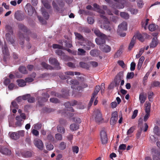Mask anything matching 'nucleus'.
Listing matches in <instances>:
<instances>
[{
    "label": "nucleus",
    "instance_id": "obj_1",
    "mask_svg": "<svg viewBox=\"0 0 160 160\" xmlns=\"http://www.w3.org/2000/svg\"><path fill=\"white\" fill-rule=\"evenodd\" d=\"M93 117L97 123L102 122L103 119L100 111L98 109H95L93 113Z\"/></svg>",
    "mask_w": 160,
    "mask_h": 160
},
{
    "label": "nucleus",
    "instance_id": "obj_2",
    "mask_svg": "<svg viewBox=\"0 0 160 160\" xmlns=\"http://www.w3.org/2000/svg\"><path fill=\"white\" fill-rule=\"evenodd\" d=\"M100 136L102 144H106L108 142V137L106 131L104 130H102L100 132Z\"/></svg>",
    "mask_w": 160,
    "mask_h": 160
},
{
    "label": "nucleus",
    "instance_id": "obj_3",
    "mask_svg": "<svg viewBox=\"0 0 160 160\" xmlns=\"http://www.w3.org/2000/svg\"><path fill=\"white\" fill-rule=\"evenodd\" d=\"M49 62L50 64L54 65L57 70H59L61 69L59 65V63L58 60L55 58H50L49 59Z\"/></svg>",
    "mask_w": 160,
    "mask_h": 160
},
{
    "label": "nucleus",
    "instance_id": "obj_4",
    "mask_svg": "<svg viewBox=\"0 0 160 160\" xmlns=\"http://www.w3.org/2000/svg\"><path fill=\"white\" fill-rule=\"evenodd\" d=\"M107 38L106 35L105 34L104 36H101L99 38H96L95 39L96 42L97 44L100 46L105 44L106 43L105 40Z\"/></svg>",
    "mask_w": 160,
    "mask_h": 160
},
{
    "label": "nucleus",
    "instance_id": "obj_5",
    "mask_svg": "<svg viewBox=\"0 0 160 160\" xmlns=\"http://www.w3.org/2000/svg\"><path fill=\"white\" fill-rule=\"evenodd\" d=\"M62 95H61L59 93H56L55 94H54V96L59 98H61L62 97L66 98L69 96V92L68 90H66L65 89H63L62 90Z\"/></svg>",
    "mask_w": 160,
    "mask_h": 160
},
{
    "label": "nucleus",
    "instance_id": "obj_6",
    "mask_svg": "<svg viewBox=\"0 0 160 160\" xmlns=\"http://www.w3.org/2000/svg\"><path fill=\"white\" fill-rule=\"evenodd\" d=\"M34 145L39 149L42 150L43 148V144L42 141L39 139H36L34 141Z\"/></svg>",
    "mask_w": 160,
    "mask_h": 160
},
{
    "label": "nucleus",
    "instance_id": "obj_7",
    "mask_svg": "<svg viewBox=\"0 0 160 160\" xmlns=\"http://www.w3.org/2000/svg\"><path fill=\"white\" fill-rule=\"evenodd\" d=\"M99 48L102 51L106 53L109 52L111 50L110 47L105 44L100 46Z\"/></svg>",
    "mask_w": 160,
    "mask_h": 160
},
{
    "label": "nucleus",
    "instance_id": "obj_8",
    "mask_svg": "<svg viewBox=\"0 0 160 160\" xmlns=\"http://www.w3.org/2000/svg\"><path fill=\"white\" fill-rule=\"evenodd\" d=\"M144 35L147 36V34L145 33H143L142 34H141L139 32H137L135 33L133 37H135L134 38H135V39L137 38L139 41L143 42L144 40L143 37Z\"/></svg>",
    "mask_w": 160,
    "mask_h": 160
},
{
    "label": "nucleus",
    "instance_id": "obj_9",
    "mask_svg": "<svg viewBox=\"0 0 160 160\" xmlns=\"http://www.w3.org/2000/svg\"><path fill=\"white\" fill-rule=\"evenodd\" d=\"M127 24L125 22H122L121 24L118 26V32L121 31H126L127 30Z\"/></svg>",
    "mask_w": 160,
    "mask_h": 160
},
{
    "label": "nucleus",
    "instance_id": "obj_10",
    "mask_svg": "<svg viewBox=\"0 0 160 160\" xmlns=\"http://www.w3.org/2000/svg\"><path fill=\"white\" fill-rule=\"evenodd\" d=\"M18 27L19 29L23 32L29 34L31 33V31L28 29L23 24L20 23L18 25Z\"/></svg>",
    "mask_w": 160,
    "mask_h": 160
},
{
    "label": "nucleus",
    "instance_id": "obj_11",
    "mask_svg": "<svg viewBox=\"0 0 160 160\" xmlns=\"http://www.w3.org/2000/svg\"><path fill=\"white\" fill-rule=\"evenodd\" d=\"M158 43V41L157 37L153 38L151 42L149 45L150 48H154L156 47Z\"/></svg>",
    "mask_w": 160,
    "mask_h": 160
},
{
    "label": "nucleus",
    "instance_id": "obj_12",
    "mask_svg": "<svg viewBox=\"0 0 160 160\" xmlns=\"http://www.w3.org/2000/svg\"><path fill=\"white\" fill-rule=\"evenodd\" d=\"M9 33H7L5 35L6 39L8 43L9 44H13L14 42V41L11 35Z\"/></svg>",
    "mask_w": 160,
    "mask_h": 160
},
{
    "label": "nucleus",
    "instance_id": "obj_13",
    "mask_svg": "<svg viewBox=\"0 0 160 160\" xmlns=\"http://www.w3.org/2000/svg\"><path fill=\"white\" fill-rule=\"evenodd\" d=\"M15 18L18 21H22L24 19V16L17 11L14 14Z\"/></svg>",
    "mask_w": 160,
    "mask_h": 160
},
{
    "label": "nucleus",
    "instance_id": "obj_14",
    "mask_svg": "<svg viewBox=\"0 0 160 160\" xmlns=\"http://www.w3.org/2000/svg\"><path fill=\"white\" fill-rule=\"evenodd\" d=\"M97 11L99 12V13L103 14L101 15H100V17L102 19L104 20V22H105V23H107V22H108V19H107V17L103 15L105 14V11H104L103 10L100 8L98 10H97Z\"/></svg>",
    "mask_w": 160,
    "mask_h": 160
},
{
    "label": "nucleus",
    "instance_id": "obj_15",
    "mask_svg": "<svg viewBox=\"0 0 160 160\" xmlns=\"http://www.w3.org/2000/svg\"><path fill=\"white\" fill-rule=\"evenodd\" d=\"M119 4L117 5V8L119 9L123 8L124 7V4L125 3V0H113Z\"/></svg>",
    "mask_w": 160,
    "mask_h": 160
},
{
    "label": "nucleus",
    "instance_id": "obj_16",
    "mask_svg": "<svg viewBox=\"0 0 160 160\" xmlns=\"http://www.w3.org/2000/svg\"><path fill=\"white\" fill-rule=\"evenodd\" d=\"M86 45H84V48L86 50H90L91 47L93 48L95 45L91 42L87 41H86Z\"/></svg>",
    "mask_w": 160,
    "mask_h": 160
},
{
    "label": "nucleus",
    "instance_id": "obj_17",
    "mask_svg": "<svg viewBox=\"0 0 160 160\" xmlns=\"http://www.w3.org/2000/svg\"><path fill=\"white\" fill-rule=\"evenodd\" d=\"M0 152L3 154L6 155H9L11 154L10 150L3 147L0 148Z\"/></svg>",
    "mask_w": 160,
    "mask_h": 160
},
{
    "label": "nucleus",
    "instance_id": "obj_18",
    "mask_svg": "<svg viewBox=\"0 0 160 160\" xmlns=\"http://www.w3.org/2000/svg\"><path fill=\"white\" fill-rule=\"evenodd\" d=\"M47 101V98L41 97H39L38 98V104L39 106H43V103L46 102Z\"/></svg>",
    "mask_w": 160,
    "mask_h": 160
},
{
    "label": "nucleus",
    "instance_id": "obj_19",
    "mask_svg": "<svg viewBox=\"0 0 160 160\" xmlns=\"http://www.w3.org/2000/svg\"><path fill=\"white\" fill-rule=\"evenodd\" d=\"M121 79L122 78L120 74H117L114 80V83L116 87H118V86Z\"/></svg>",
    "mask_w": 160,
    "mask_h": 160
},
{
    "label": "nucleus",
    "instance_id": "obj_20",
    "mask_svg": "<svg viewBox=\"0 0 160 160\" xmlns=\"http://www.w3.org/2000/svg\"><path fill=\"white\" fill-rule=\"evenodd\" d=\"M67 79V82L68 84H72V86L75 85H79V82L77 80L71 79V78H70V77Z\"/></svg>",
    "mask_w": 160,
    "mask_h": 160
},
{
    "label": "nucleus",
    "instance_id": "obj_21",
    "mask_svg": "<svg viewBox=\"0 0 160 160\" xmlns=\"http://www.w3.org/2000/svg\"><path fill=\"white\" fill-rule=\"evenodd\" d=\"M64 105L65 107L68 111L72 112H74V109L72 107V106L70 104V102H66L64 103Z\"/></svg>",
    "mask_w": 160,
    "mask_h": 160
},
{
    "label": "nucleus",
    "instance_id": "obj_22",
    "mask_svg": "<svg viewBox=\"0 0 160 160\" xmlns=\"http://www.w3.org/2000/svg\"><path fill=\"white\" fill-rule=\"evenodd\" d=\"M102 22H103V21L102 20H100L98 21V23H99L102 24ZM100 27L102 28H104L106 30H108L109 31H111V28L108 25H107L105 24H103V25L101 24Z\"/></svg>",
    "mask_w": 160,
    "mask_h": 160
},
{
    "label": "nucleus",
    "instance_id": "obj_23",
    "mask_svg": "<svg viewBox=\"0 0 160 160\" xmlns=\"http://www.w3.org/2000/svg\"><path fill=\"white\" fill-rule=\"evenodd\" d=\"M10 138L14 140H17L19 138V135L17 132H12L10 135Z\"/></svg>",
    "mask_w": 160,
    "mask_h": 160
},
{
    "label": "nucleus",
    "instance_id": "obj_24",
    "mask_svg": "<svg viewBox=\"0 0 160 160\" xmlns=\"http://www.w3.org/2000/svg\"><path fill=\"white\" fill-rule=\"evenodd\" d=\"M100 51L99 50L93 49L90 52V55L93 57H97L100 54Z\"/></svg>",
    "mask_w": 160,
    "mask_h": 160
},
{
    "label": "nucleus",
    "instance_id": "obj_25",
    "mask_svg": "<svg viewBox=\"0 0 160 160\" xmlns=\"http://www.w3.org/2000/svg\"><path fill=\"white\" fill-rule=\"evenodd\" d=\"M41 11L42 14L44 18L46 19H48L49 17V15L48 13L46 11L44 8H41Z\"/></svg>",
    "mask_w": 160,
    "mask_h": 160
},
{
    "label": "nucleus",
    "instance_id": "obj_26",
    "mask_svg": "<svg viewBox=\"0 0 160 160\" xmlns=\"http://www.w3.org/2000/svg\"><path fill=\"white\" fill-rule=\"evenodd\" d=\"M41 65L45 69L52 70L53 69V68L52 66L44 62H42Z\"/></svg>",
    "mask_w": 160,
    "mask_h": 160
},
{
    "label": "nucleus",
    "instance_id": "obj_27",
    "mask_svg": "<svg viewBox=\"0 0 160 160\" xmlns=\"http://www.w3.org/2000/svg\"><path fill=\"white\" fill-rule=\"evenodd\" d=\"M17 82L18 83V85L20 87H23L25 86L26 85L25 81L23 79H18L17 80Z\"/></svg>",
    "mask_w": 160,
    "mask_h": 160
},
{
    "label": "nucleus",
    "instance_id": "obj_28",
    "mask_svg": "<svg viewBox=\"0 0 160 160\" xmlns=\"http://www.w3.org/2000/svg\"><path fill=\"white\" fill-rule=\"evenodd\" d=\"M74 34L76 37V38H77L78 40H81L82 41H85V39L79 33L77 32H75Z\"/></svg>",
    "mask_w": 160,
    "mask_h": 160
},
{
    "label": "nucleus",
    "instance_id": "obj_29",
    "mask_svg": "<svg viewBox=\"0 0 160 160\" xmlns=\"http://www.w3.org/2000/svg\"><path fill=\"white\" fill-rule=\"evenodd\" d=\"M95 34L97 36L100 37L101 36H104V34L101 33L100 30L98 28H95L93 29Z\"/></svg>",
    "mask_w": 160,
    "mask_h": 160
},
{
    "label": "nucleus",
    "instance_id": "obj_30",
    "mask_svg": "<svg viewBox=\"0 0 160 160\" xmlns=\"http://www.w3.org/2000/svg\"><path fill=\"white\" fill-rule=\"evenodd\" d=\"M70 128L71 130H76L79 128V125L75 123L72 124L70 125Z\"/></svg>",
    "mask_w": 160,
    "mask_h": 160
},
{
    "label": "nucleus",
    "instance_id": "obj_31",
    "mask_svg": "<svg viewBox=\"0 0 160 160\" xmlns=\"http://www.w3.org/2000/svg\"><path fill=\"white\" fill-rule=\"evenodd\" d=\"M134 38L135 37H133L129 44L128 49L130 50H131L135 42V38Z\"/></svg>",
    "mask_w": 160,
    "mask_h": 160
},
{
    "label": "nucleus",
    "instance_id": "obj_32",
    "mask_svg": "<svg viewBox=\"0 0 160 160\" xmlns=\"http://www.w3.org/2000/svg\"><path fill=\"white\" fill-rule=\"evenodd\" d=\"M57 130L58 132L61 133H64L65 132V130L64 128L60 125L57 126Z\"/></svg>",
    "mask_w": 160,
    "mask_h": 160
},
{
    "label": "nucleus",
    "instance_id": "obj_33",
    "mask_svg": "<svg viewBox=\"0 0 160 160\" xmlns=\"http://www.w3.org/2000/svg\"><path fill=\"white\" fill-rule=\"evenodd\" d=\"M157 87H160V82L158 81H154L151 84V88Z\"/></svg>",
    "mask_w": 160,
    "mask_h": 160
},
{
    "label": "nucleus",
    "instance_id": "obj_34",
    "mask_svg": "<svg viewBox=\"0 0 160 160\" xmlns=\"http://www.w3.org/2000/svg\"><path fill=\"white\" fill-rule=\"evenodd\" d=\"M146 98L144 96V94L142 93L140 94L139 96V99L141 103H143L145 102Z\"/></svg>",
    "mask_w": 160,
    "mask_h": 160
},
{
    "label": "nucleus",
    "instance_id": "obj_35",
    "mask_svg": "<svg viewBox=\"0 0 160 160\" xmlns=\"http://www.w3.org/2000/svg\"><path fill=\"white\" fill-rule=\"evenodd\" d=\"M100 90V87L99 86H96L95 88V90L94 92L92 94V96L94 97H96L97 95L98 92Z\"/></svg>",
    "mask_w": 160,
    "mask_h": 160
},
{
    "label": "nucleus",
    "instance_id": "obj_36",
    "mask_svg": "<svg viewBox=\"0 0 160 160\" xmlns=\"http://www.w3.org/2000/svg\"><path fill=\"white\" fill-rule=\"evenodd\" d=\"M80 66L82 68L88 69L89 68L88 64L86 62H80L79 63Z\"/></svg>",
    "mask_w": 160,
    "mask_h": 160
},
{
    "label": "nucleus",
    "instance_id": "obj_37",
    "mask_svg": "<svg viewBox=\"0 0 160 160\" xmlns=\"http://www.w3.org/2000/svg\"><path fill=\"white\" fill-rule=\"evenodd\" d=\"M19 70L20 72L22 73L26 74L28 73V71L26 70V67L23 66L19 67Z\"/></svg>",
    "mask_w": 160,
    "mask_h": 160
},
{
    "label": "nucleus",
    "instance_id": "obj_38",
    "mask_svg": "<svg viewBox=\"0 0 160 160\" xmlns=\"http://www.w3.org/2000/svg\"><path fill=\"white\" fill-rule=\"evenodd\" d=\"M120 15L121 17L125 19H128L129 18V15L128 14L125 12H121Z\"/></svg>",
    "mask_w": 160,
    "mask_h": 160
},
{
    "label": "nucleus",
    "instance_id": "obj_39",
    "mask_svg": "<svg viewBox=\"0 0 160 160\" xmlns=\"http://www.w3.org/2000/svg\"><path fill=\"white\" fill-rule=\"evenodd\" d=\"M153 132L156 135L158 136L160 135V131L159 130V127L158 126H155L153 128Z\"/></svg>",
    "mask_w": 160,
    "mask_h": 160
},
{
    "label": "nucleus",
    "instance_id": "obj_40",
    "mask_svg": "<svg viewBox=\"0 0 160 160\" xmlns=\"http://www.w3.org/2000/svg\"><path fill=\"white\" fill-rule=\"evenodd\" d=\"M86 52L82 49L78 48V55L83 56L85 55Z\"/></svg>",
    "mask_w": 160,
    "mask_h": 160
},
{
    "label": "nucleus",
    "instance_id": "obj_41",
    "mask_svg": "<svg viewBox=\"0 0 160 160\" xmlns=\"http://www.w3.org/2000/svg\"><path fill=\"white\" fill-rule=\"evenodd\" d=\"M2 52L3 53L6 55H9L7 45L5 44L3 48H2Z\"/></svg>",
    "mask_w": 160,
    "mask_h": 160
},
{
    "label": "nucleus",
    "instance_id": "obj_42",
    "mask_svg": "<svg viewBox=\"0 0 160 160\" xmlns=\"http://www.w3.org/2000/svg\"><path fill=\"white\" fill-rule=\"evenodd\" d=\"M66 147V144L64 142H62L60 143L59 145V148L61 150H63L65 149Z\"/></svg>",
    "mask_w": 160,
    "mask_h": 160
},
{
    "label": "nucleus",
    "instance_id": "obj_43",
    "mask_svg": "<svg viewBox=\"0 0 160 160\" xmlns=\"http://www.w3.org/2000/svg\"><path fill=\"white\" fill-rule=\"evenodd\" d=\"M22 155L24 156L25 157H30L32 155V153L31 152L27 151L24 152H23L22 153Z\"/></svg>",
    "mask_w": 160,
    "mask_h": 160
},
{
    "label": "nucleus",
    "instance_id": "obj_44",
    "mask_svg": "<svg viewBox=\"0 0 160 160\" xmlns=\"http://www.w3.org/2000/svg\"><path fill=\"white\" fill-rule=\"evenodd\" d=\"M122 53V49L120 48L115 53L114 55V58H117L119 57L121 54Z\"/></svg>",
    "mask_w": 160,
    "mask_h": 160
},
{
    "label": "nucleus",
    "instance_id": "obj_45",
    "mask_svg": "<svg viewBox=\"0 0 160 160\" xmlns=\"http://www.w3.org/2000/svg\"><path fill=\"white\" fill-rule=\"evenodd\" d=\"M151 104L148 103L145 106V111L146 113H150V111Z\"/></svg>",
    "mask_w": 160,
    "mask_h": 160
},
{
    "label": "nucleus",
    "instance_id": "obj_46",
    "mask_svg": "<svg viewBox=\"0 0 160 160\" xmlns=\"http://www.w3.org/2000/svg\"><path fill=\"white\" fill-rule=\"evenodd\" d=\"M88 22L90 24H92L94 22V20L93 18L91 17H88L87 18Z\"/></svg>",
    "mask_w": 160,
    "mask_h": 160
},
{
    "label": "nucleus",
    "instance_id": "obj_47",
    "mask_svg": "<svg viewBox=\"0 0 160 160\" xmlns=\"http://www.w3.org/2000/svg\"><path fill=\"white\" fill-rule=\"evenodd\" d=\"M5 28L7 31L9 32L10 34L12 35L13 31L12 27L9 25H7Z\"/></svg>",
    "mask_w": 160,
    "mask_h": 160
},
{
    "label": "nucleus",
    "instance_id": "obj_48",
    "mask_svg": "<svg viewBox=\"0 0 160 160\" xmlns=\"http://www.w3.org/2000/svg\"><path fill=\"white\" fill-rule=\"evenodd\" d=\"M56 54L59 56L64 57L65 53L61 50L57 49L55 51Z\"/></svg>",
    "mask_w": 160,
    "mask_h": 160
},
{
    "label": "nucleus",
    "instance_id": "obj_49",
    "mask_svg": "<svg viewBox=\"0 0 160 160\" xmlns=\"http://www.w3.org/2000/svg\"><path fill=\"white\" fill-rule=\"evenodd\" d=\"M42 2L45 7L46 8L49 9L51 8L50 5L45 0H42Z\"/></svg>",
    "mask_w": 160,
    "mask_h": 160
},
{
    "label": "nucleus",
    "instance_id": "obj_50",
    "mask_svg": "<svg viewBox=\"0 0 160 160\" xmlns=\"http://www.w3.org/2000/svg\"><path fill=\"white\" fill-rule=\"evenodd\" d=\"M144 48H141L138 54H137L136 56V58H139L142 55V53L144 52Z\"/></svg>",
    "mask_w": 160,
    "mask_h": 160
},
{
    "label": "nucleus",
    "instance_id": "obj_51",
    "mask_svg": "<svg viewBox=\"0 0 160 160\" xmlns=\"http://www.w3.org/2000/svg\"><path fill=\"white\" fill-rule=\"evenodd\" d=\"M77 85H74L71 86V88L73 89V91H74V89L76 90V89L78 91H80L81 90L82 87V86H77Z\"/></svg>",
    "mask_w": 160,
    "mask_h": 160
},
{
    "label": "nucleus",
    "instance_id": "obj_52",
    "mask_svg": "<svg viewBox=\"0 0 160 160\" xmlns=\"http://www.w3.org/2000/svg\"><path fill=\"white\" fill-rule=\"evenodd\" d=\"M118 118L111 117L110 120V123L111 125H115L118 120Z\"/></svg>",
    "mask_w": 160,
    "mask_h": 160
},
{
    "label": "nucleus",
    "instance_id": "obj_53",
    "mask_svg": "<svg viewBox=\"0 0 160 160\" xmlns=\"http://www.w3.org/2000/svg\"><path fill=\"white\" fill-rule=\"evenodd\" d=\"M52 47L54 48H58L61 49H64L62 45H60L56 44H53L52 45Z\"/></svg>",
    "mask_w": 160,
    "mask_h": 160
},
{
    "label": "nucleus",
    "instance_id": "obj_54",
    "mask_svg": "<svg viewBox=\"0 0 160 160\" xmlns=\"http://www.w3.org/2000/svg\"><path fill=\"white\" fill-rule=\"evenodd\" d=\"M55 137L57 140L61 141L62 139V136L60 133H58L56 134L55 135Z\"/></svg>",
    "mask_w": 160,
    "mask_h": 160
},
{
    "label": "nucleus",
    "instance_id": "obj_55",
    "mask_svg": "<svg viewBox=\"0 0 160 160\" xmlns=\"http://www.w3.org/2000/svg\"><path fill=\"white\" fill-rule=\"evenodd\" d=\"M148 28L150 31H153L155 30L156 29V26L155 24H151L149 25Z\"/></svg>",
    "mask_w": 160,
    "mask_h": 160
},
{
    "label": "nucleus",
    "instance_id": "obj_56",
    "mask_svg": "<svg viewBox=\"0 0 160 160\" xmlns=\"http://www.w3.org/2000/svg\"><path fill=\"white\" fill-rule=\"evenodd\" d=\"M134 74L133 72H128L127 75V78L130 79L133 78L134 76Z\"/></svg>",
    "mask_w": 160,
    "mask_h": 160
},
{
    "label": "nucleus",
    "instance_id": "obj_57",
    "mask_svg": "<svg viewBox=\"0 0 160 160\" xmlns=\"http://www.w3.org/2000/svg\"><path fill=\"white\" fill-rule=\"evenodd\" d=\"M59 76L60 78L63 80L67 79L69 77V76L65 75L63 73H60Z\"/></svg>",
    "mask_w": 160,
    "mask_h": 160
},
{
    "label": "nucleus",
    "instance_id": "obj_58",
    "mask_svg": "<svg viewBox=\"0 0 160 160\" xmlns=\"http://www.w3.org/2000/svg\"><path fill=\"white\" fill-rule=\"evenodd\" d=\"M46 148L48 150H51L53 148V146L52 144L48 143L46 145Z\"/></svg>",
    "mask_w": 160,
    "mask_h": 160
},
{
    "label": "nucleus",
    "instance_id": "obj_59",
    "mask_svg": "<svg viewBox=\"0 0 160 160\" xmlns=\"http://www.w3.org/2000/svg\"><path fill=\"white\" fill-rule=\"evenodd\" d=\"M64 42V46L65 47H66L68 48H71L72 45V44L69 42L67 41V40H65Z\"/></svg>",
    "mask_w": 160,
    "mask_h": 160
},
{
    "label": "nucleus",
    "instance_id": "obj_60",
    "mask_svg": "<svg viewBox=\"0 0 160 160\" xmlns=\"http://www.w3.org/2000/svg\"><path fill=\"white\" fill-rule=\"evenodd\" d=\"M64 49H63V50H67L68 52L70 53H71L73 55H75L76 54L77 51H72L69 48H65L64 47Z\"/></svg>",
    "mask_w": 160,
    "mask_h": 160
},
{
    "label": "nucleus",
    "instance_id": "obj_61",
    "mask_svg": "<svg viewBox=\"0 0 160 160\" xmlns=\"http://www.w3.org/2000/svg\"><path fill=\"white\" fill-rule=\"evenodd\" d=\"M47 139L49 142H52L54 141V138L51 133L48 134L47 137Z\"/></svg>",
    "mask_w": 160,
    "mask_h": 160
},
{
    "label": "nucleus",
    "instance_id": "obj_62",
    "mask_svg": "<svg viewBox=\"0 0 160 160\" xmlns=\"http://www.w3.org/2000/svg\"><path fill=\"white\" fill-rule=\"evenodd\" d=\"M11 104L12 106H11V108L12 109V107H13L15 109L18 108V105L16 102H12Z\"/></svg>",
    "mask_w": 160,
    "mask_h": 160
},
{
    "label": "nucleus",
    "instance_id": "obj_63",
    "mask_svg": "<svg viewBox=\"0 0 160 160\" xmlns=\"http://www.w3.org/2000/svg\"><path fill=\"white\" fill-rule=\"evenodd\" d=\"M32 132L33 135L38 137L39 135V132L36 129H33L32 131Z\"/></svg>",
    "mask_w": 160,
    "mask_h": 160
},
{
    "label": "nucleus",
    "instance_id": "obj_64",
    "mask_svg": "<svg viewBox=\"0 0 160 160\" xmlns=\"http://www.w3.org/2000/svg\"><path fill=\"white\" fill-rule=\"evenodd\" d=\"M50 102L53 103H58L59 102V101L58 99L56 98H51L50 99Z\"/></svg>",
    "mask_w": 160,
    "mask_h": 160
}]
</instances>
